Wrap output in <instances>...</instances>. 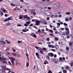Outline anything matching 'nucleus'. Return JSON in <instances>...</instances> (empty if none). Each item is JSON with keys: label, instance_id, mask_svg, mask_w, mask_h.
<instances>
[{"label": "nucleus", "instance_id": "50", "mask_svg": "<svg viewBox=\"0 0 73 73\" xmlns=\"http://www.w3.org/2000/svg\"><path fill=\"white\" fill-rule=\"evenodd\" d=\"M65 29L66 31H69V29H68V28H66Z\"/></svg>", "mask_w": 73, "mask_h": 73}, {"label": "nucleus", "instance_id": "29", "mask_svg": "<svg viewBox=\"0 0 73 73\" xmlns=\"http://www.w3.org/2000/svg\"><path fill=\"white\" fill-rule=\"evenodd\" d=\"M11 24V23H7V25H8V26H9Z\"/></svg>", "mask_w": 73, "mask_h": 73}, {"label": "nucleus", "instance_id": "45", "mask_svg": "<svg viewBox=\"0 0 73 73\" xmlns=\"http://www.w3.org/2000/svg\"><path fill=\"white\" fill-rule=\"evenodd\" d=\"M51 47L52 48H55V46H54L53 45H51Z\"/></svg>", "mask_w": 73, "mask_h": 73}, {"label": "nucleus", "instance_id": "49", "mask_svg": "<svg viewBox=\"0 0 73 73\" xmlns=\"http://www.w3.org/2000/svg\"><path fill=\"white\" fill-rule=\"evenodd\" d=\"M4 21H5V22H6V21H8V19H5L4 20Z\"/></svg>", "mask_w": 73, "mask_h": 73}, {"label": "nucleus", "instance_id": "16", "mask_svg": "<svg viewBox=\"0 0 73 73\" xmlns=\"http://www.w3.org/2000/svg\"><path fill=\"white\" fill-rule=\"evenodd\" d=\"M40 53H41V54H43V55L44 54V53L43 52V51H42V50L40 51Z\"/></svg>", "mask_w": 73, "mask_h": 73}, {"label": "nucleus", "instance_id": "55", "mask_svg": "<svg viewBox=\"0 0 73 73\" xmlns=\"http://www.w3.org/2000/svg\"><path fill=\"white\" fill-rule=\"evenodd\" d=\"M10 72H11V73H15L14 72H12V71H9L8 72V73H10Z\"/></svg>", "mask_w": 73, "mask_h": 73}, {"label": "nucleus", "instance_id": "52", "mask_svg": "<svg viewBox=\"0 0 73 73\" xmlns=\"http://www.w3.org/2000/svg\"><path fill=\"white\" fill-rule=\"evenodd\" d=\"M69 20H72V17H70L69 18Z\"/></svg>", "mask_w": 73, "mask_h": 73}, {"label": "nucleus", "instance_id": "14", "mask_svg": "<svg viewBox=\"0 0 73 73\" xmlns=\"http://www.w3.org/2000/svg\"><path fill=\"white\" fill-rule=\"evenodd\" d=\"M29 62H27L26 63V66L27 67H28L29 66Z\"/></svg>", "mask_w": 73, "mask_h": 73}, {"label": "nucleus", "instance_id": "48", "mask_svg": "<svg viewBox=\"0 0 73 73\" xmlns=\"http://www.w3.org/2000/svg\"><path fill=\"white\" fill-rule=\"evenodd\" d=\"M33 15L35 16V15H36V12H34L33 13Z\"/></svg>", "mask_w": 73, "mask_h": 73}, {"label": "nucleus", "instance_id": "43", "mask_svg": "<svg viewBox=\"0 0 73 73\" xmlns=\"http://www.w3.org/2000/svg\"><path fill=\"white\" fill-rule=\"evenodd\" d=\"M49 31L51 33H53V31H52V30L50 29L49 30Z\"/></svg>", "mask_w": 73, "mask_h": 73}, {"label": "nucleus", "instance_id": "57", "mask_svg": "<svg viewBox=\"0 0 73 73\" xmlns=\"http://www.w3.org/2000/svg\"><path fill=\"white\" fill-rule=\"evenodd\" d=\"M61 30H62V31H64V29H65V28H61Z\"/></svg>", "mask_w": 73, "mask_h": 73}, {"label": "nucleus", "instance_id": "61", "mask_svg": "<svg viewBox=\"0 0 73 73\" xmlns=\"http://www.w3.org/2000/svg\"><path fill=\"white\" fill-rule=\"evenodd\" d=\"M27 19H28V20H30V18L29 17H27Z\"/></svg>", "mask_w": 73, "mask_h": 73}, {"label": "nucleus", "instance_id": "33", "mask_svg": "<svg viewBox=\"0 0 73 73\" xmlns=\"http://www.w3.org/2000/svg\"><path fill=\"white\" fill-rule=\"evenodd\" d=\"M24 25L25 27H28V25H28L27 24L25 23L24 24Z\"/></svg>", "mask_w": 73, "mask_h": 73}, {"label": "nucleus", "instance_id": "36", "mask_svg": "<svg viewBox=\"0 0 73 73\" xmlns=\"http://www.w3.org/2000/svg\"><path fill=\"white\" fill-rule=\"evenodd\" d=\"M2 11L4 13H5V12H6V10L4 9H3L2 10Z\"/></svg>", "mask_w": 73, "mask_h": 73}, {"label": "nucleus", "instance_id": "17", "mask_svg": "<svg viewBox=\"0 0 73 73\" xmlns=\"http://www.w3.org/2000/svg\"><path fill=\"white\" fill-rule=\"evenodd\" d=\"M72 43L73 44V42H70L69 43V45L70 46H72Z\"/></svg>", "mask_w": 73, "mask_h": 73}, {"label": "nucleus", "instance_id": "63", "mask_svg": "<svg viewBox=\"0 0 73 73\" xmlns=\"http://www.w3.org/2000/svg\"><path fill=\"white\" fill-rule=\"evenodd\" d=\"M54 57H57V55L56 54H55L54 55Z\"/></svg>", "mask_w": 73, "mask_h": 73}, {"label": "nucleus", "instance_id": "23", "mask_svg": "<svg viewBox=\"0 0 73 73\" xmlns=\"http://www.w3.org/2000/svg\"><path fill=\"white\" fill-rule=\"evenodd\" d=\"M63 73H67V71L66 70H64L63 71Z\"/></svg>", "mask_w": 73, "mask_h": 73}, {"label": "nucleus", "instance_id": "1", "mask_svg": "<svg viewBox=\"0 0 73 73\" xmlns=\"http://www.w3.org/2000/svg\"><path fill=\"white\" fill-rule=\"evenodd\" d=\"M1 68H2V69L3 70H8V71H11V70L10 69L8 68H6V67L5 66L2 65L1 66Z\"/></svg>", "mask_w": 73, "mask_h": 73}, {"label": "nucleus", "instance_id": "24", "mask_svg": "<svg viewBox=\"0 0 73 73\" xmlns=\"http://www.w3.org/2000/svg\"><path fill=\"white\" fill-rule=\"evenodd\" d=\"M26 23L27 24H31V22L29 21H27V22H26Z\"/></svg>", "mask_w": 73, "mask_h": 73}, {"label": "nucleus", "instance_id": "2", "mask_svg": "<svg viewBox=\"0 0 73 73\" xmlns=\"http://www.w3.org/2000/svg\"><path fill=\"white\" fill-rule=\"evenodd\" d=\"M52 8H58L60 7V4L58 3H56L52 5Z\"/></svg>", "mask_w": 73, "mask_h": 73}, {"label": "nucleus", "instance_id": "15", "mask_svg": "<svg viewBox=\"0 0 73 73\" xmlns=\"http://www.w3.org/2000/svg\"><path fill=\"white\" fill-rule=\"evenodd\" d=\"M46 64H48V62L47 60H45V62L44 63V64L46 65Z\"/></svg>", "mask_w": 73, "mask_h": 73}, {"label": "nucleus", "instance_id": "20", "mask_svg": "<svg viewBox=\"0 0 73 73\" xmlns=\"http://www.w3.org/2000/svg\"><path fill=\"white\" fill-rule=\"evenodd\" d=\"M29 31V29H27L26 30H26H22V32H27V31Z\"/></svg>", "mask_w": 73, "mask_h": 73}, {"label": "nucleus", "instance_id": "42", "mask_svg": "<svg viewBox=\"0 0 73 73\" xmlns=\"http://www.w3.org/2000/svg\"><path fill=\"white\" fill-rule=\"evenodd\" d=\"M42 50H46V48H43Z\"/></svg>", "mask_w": 73, "mask_h": 73}, {"label": "nucleus", "instance_id": "8", "mask_svg": "<svg viewBox=\"0 0 73 73\" xmlns=\"http://www.w3.org/2000/svg\"><path fill=\"white\" fill-rule=\"evenodd\" d=\"M55 49L56 50H57V49H58V48H59V47L58 46V45L55 46Z\"/></svg>", "mask_w": 73, "mask_h": 73}, {"label": "nucleus", "instance_id": "40", "mask_svg": "<svg viewBox=\"0 0 73 73\" xmlns=\"http://www.w3.org/2000/svg\"><path fill=\"white\" fill-rule=\"evenodd\" d=\"M6 54H7V55L10 54V53L7 52L6 53Z\"/></svg>", "mask_w": 73, "mask_h": 73}, {"label": "nucleus", "instance_id": "60", "mask_svg": "<svg viewBox=\"0 0 73 73\" xmlns=\"http://www.w3.org/2000/svg\"><path fill=\"white\" fill-rule=\"evenodd\" d=\"M66 35V34H65V33H63L62 34V35H63L64 36H65V35Z\"/></svg>", "mask_w": 73, "mask_h": 73}, {"label": "nucleus", "instance_id": "37", "mask_svg": "<svg viewBox=\"0 0 73 73\" xmlns=\"http://www.w3.org/2000/svg\"><path fill=\"white\" fill-rule=\"evenodd\" d=\"M3 15H4V13L3 12H1V15L3 16Z\"/></svg>", "mask_w": 73, "mask_h": 73}, {"label": "nucleus", "instance_id": "56", "mask_svg": "<svg viewBox=\"0 0 73 73\" xmlns=\"http://www.w3.org/2000/svg\"><path fill=\"white\" fill-rule=\"evenodd\" d=\"M67 15H70V13L69 12H67L66 13Z\"/></svg>", "mask_w": 73, "mask_h": 73}, {"label": "nucleus", "instance_id": "13", "mask_svg": "<svg viewBox=\"0 0 73 73\" xmlns=\"http://www.w3.org/2000/svg\"><path fill=\"white\" fill-rule=\"evenodd\" d=\"M2 44L3 45L5 44H6V42L4 41L3 40H2Z\"/></svg>", "mask_w": 73, "mask_h": 73}, {"label": "nucleus", "instance_id": "62", "mask_svg": "<svg viewBox=\"0 0 73 73\" xmlns=\"http://www.w3.org/2000/svg\"><path fill=\"white\" fill-rule=\"evenodd\" d=\"M50 19V18H49L48 17L46 18V19L47 20H49Z\"/></svg>", "mask_w": 73, "mask_h": 73}, {"label": "nucleus", "instance_id": "4", "mask_svg": "<svg viewBox=\"0 0 73 73\" xmlns=\"http://www.w3.org/2000/svg\"><path fill=\"white\" fill-rule=\"evenodd\" d=\"M31 36H32V37H34L35 38H36V37H37V36H36V35L35 34V33H31Z\"/></svg>", "mask_w": 73, "mask_h": 73}, {"label": "nucleus", "instance_id": "35", "mask_svg": "<svg viewBox=\"0 0 73 73\" xmlns=\"http://www.w3.org/2000/svg\"><path fill=\"white\" fill-rule=\"evenodd\" d=\"M9 49V48H7L6 49V51H8V50Z\"/></svg>", "mask_w": 73, "mask_h": 73}, {"label": "nucleus", "instance_id": "19", "mask_svg": "<svg viewBox=\"0 0 73 73\" xmlns=\"http://www.w3.org/2000/svg\"><path fill=\"white\" fill-rule=\"evenodd\" d=\"M21 16H22V15H20L19 16V17L20 19H23V17Z\"/></svg>", "mask_w": 73, "mask_h": 73}, {"label": "nucleus", "instance_id": "26", "mask_svg": "<svg viewBox=\"0 0 73 73\" xmlns=\"http://www.w3.org/2000/svg\"><path fill=\"white\" fill-rule=\"evenodd\" d=\"M27 17H28L27 16V15H25V16H24L23 17V19H27Z\"/></svg>", "mask_w": 73, "mask_h": 73}, {"label": "nucleus", "instance_id": "32", "mask_svg": "<svg viewBox=\"0 0 73 73\" xmlns=\"http://www.w3.org/2000/svg\"><path fill=\"white\" fill-rule=\"evenodd\" d=\"M73 62H71L70 64V66H71V67L73 66Z\"/></svg>", "mask_w": 73, "mask_h": 73}, {"label": "nucleus", "instance_id": "25", "mask_svg": "<svg viewBox=\"0 0 73 73\" xmlns=\"http://www.w3.org/2000/svg\"><path fill=\"white\" fill-rule=\"evenodd\" d=\"M65 20L66 21H69V19L68 18H67L66 19H65Z\"/></svg>", "mask_w": 73, "mask_h": 73}, {"label": "nucleus", "instance_id": "28", "mask_svg": "<svg viewBox=\"0 0 73 73\" xmlns=\"http://www.w3.org/2000/svg\"><path fill=\"white\" fill-rule=\"evenodd\" d=\"M63 24L64 26H67L68 27V24L65 23H63Z\"/></svg>", "mask_w": 73, "mask_h": 73}, {"label": "nucleus", "instance_id": "31", "mask_svg": "<svg viewBox=\"0 0 73 73\" xmlns=\"http://www.w3.org/2000/svg\"><path fill=\"white\" fill-rule=\"evenodd\" d=\"M38 33H40L41 32V30H40V29H38Z\"/></svg>", "mask_w": 73, "mask_h": 73}, {"label": "nucleus", "instance_id": "64", "mask_svg": "<svg viewBox=\"0 0 73 73\" xmlns=\"http://www.w3.org/2000/svg\"><path fill=\"white\" fill-rule=\"evenodd\" d=\"M13 56H16V54L15 53H13Z\"/></svg>", "mask_w": 73, "mask_h": 73}, {"label": "nucleus", "instance_id": "44", "mask_svg": "<svg viewBox=\"0 0 73 73\" xmlns=\"http://www.w3.org/2000/svg\"><path fill=\"white\" fill-rule=\"evenodd\" d=\"M35 21H37V20H36V19H32V21H33V22H34V21H35Z\"/></svg>", "mask_w": 73, "mask_h": 73}, {"label": "nucleus", "instance_id": "53", "mask_svg": "<svg viewBox=\"0 0 73 73\" xmlns=\"http://www.w3.org/2000/svg\"><path fill=\"white\" fill-rule=\"evenodd\" d=\"M66 50H69V47H66Z\"/></svg>", "mask_w": 73, "mask_h": 73}, {"label": "nucleus", "instance_id": "58", "mask_svg": "<svg viewBox=\"0 0 73 73\" xmlns=\"http://www.w3.org/2000/svg\"><path fill=\"white\" fill-rule=\"evenodd\" d=\"M17 26L18 27H22V26L21 25H18Z\"/></svg>", "mask_w": 73, "mask_h": 73}, {"label": "nucleus", "instance_id": "59", "mask_svg": "<svg viewBox=\"0 0 73 73\" xmlns=\"http://www.w3.org/2000/svg\"><path fill=\"white\" fill-rule=\"evenodd\" d=\"M47 8H48V9H49V10H50V9H51V7H48Z\"/></svg>", "mask_w": 73, "mask_h": 73}, {"label": "nucleus", "instance_id": "18", "mask_svg": "<svg viewBox=\"0 0 73 73\" xmlns=\"http://www.w3.org/2000/svg\"><path fill=\"white\" fill-rule=\"evenodd\" d=\"M66 69L68 70V69H71V68L68 66H67L66 67Z\"/></svg>", "mask_w": 73, "mask_h": 73}, {"label": "nucleus", "instance_id": "46", "mask_svg": "<svg viewBox=\"0 0 73 73\" xmlns=\"http://www.w3.org/2000/svg\"><path fill=\"white\" fill-rule=\"evenodd\" d=\"M41 48H40V47H39V48H38V50H39V51H41Z\"/></svg>", "mask_w": 73, "mask_h": 73}, {"label": "nucleus", "instance_id": "51", "mask_svg": "<svg viewBox=\"0 0 73 73\" xmlns=\"http://www.w3.org/2000/svg\"><path fill=\"white\" fill-rule=\"evenodd\" d=\"M59 60L61 61H62V58H60Z\"/></svg>", "mask_w": 73, "mask_h": 73}, {"label": "nucleus", "instance_id": "12", "mask_svg": "<svg viewBox=\"0 0 73 73\" xmlns=\"http://www.w3.org/2000/svg\"><path fill=\"white\" fill-rule=\"evenodd\" d=\"M66 33L67 35V36H68L69 35V31H68L66 32Z\"/></svg>", "mask_w": 73, "mask_h": 73}, {"label": "nucleus", "instance_id": "3", "mask_svg": "<svg viewBox=\"0 0 73 73\" xmlns=\"http://www.w3.org/2000/svg\"><path fill=\"white\" fill-rule=\"evenodd\" d=\"M0 60H3L4 61H3V63L4 64H7V62L5 61V60H6V58H3L1 57L0 58Z\"/></svg>", "mask_w": 73, "mask_h": 73}, {"label": "nucleus", "instance_id": "47", "mask_svg": "<svg viewBox=\"0 0 73 73\" xmlns=\"http://www.w3.org/2000/svg\"><path fill=\"white\" fill-rule=\"evenodd\" d=\"M35 54H36V56H39V54H38V53H36Z\"/></svg>", "mask_w": 73, "mask_h": 73}, {"label": "nucleus", "instance_id": "11", "mask_svg": "<svg viewBox=\"0 0 73 73\" xmlns=\"http://www.w3.org/2000/svg\"><path fill=\"white\" fill-rule=\"evenodd\" d=\"M5 41H6V43L8 44H11V42L8 41L7 40H6Z\"/></svg>", "mask_w": 73, "mask_h": 73}, {"label": "nucleus", "instance_id": "21", "mask_svg": "<svg viewBox=\"0 0 73 73\" xmlns=\"http://www.w3.org/2000/svg\"><path fill=\"white\" fill-rule=\"evenodd\" d=\"M54 39H55V41H58V38L57 37L55 38Z\"/></svg>", "mask_w": 73, "mask_h": 73}, {"label": "nucleus", "instance_id": "7", "mask_svg": "<svg viewBox=\"0 0 73 73\" xmlns=\"http://www.w3.org/2000/svg\"><path fill=\"white\" fill-rule=\"evenodd\" d=\"M36 11V10L34 9H32L31 11V14H33V13Z\"/></svg>", "mask_w": 73, "mask_h": 73}, {"label": "nucleus", "instance_id": "54", "mask_svg": "<svg viewBox=\"0 0 73 73\" xmlns=\"http://www.w3.org/2000/svg\"><path fill=\"white\" fill-rule=\"evenodd\" d=\"M57 25L60 26V23H57Z\"/></svg>", "mask_w": 73, "mask_h": 73}, {"label": "nucleus", "instance_id": "22", "mask_svg": "<svg viewBox=\"0 0 73 73\" xmlns=\"http://www.w3.org/2000/svg\"><path fill=\"white\" fill-rule=\"evenodd\" d=\"M7 20H12V18H11L10 17H9L7 19Z\"/></svg>", "mask_w": 73, "mask_h": 73}, {"label": "nucleus", "instance_id": "39", "mask_svg": "<svg viewBox=\"0 0 73 73\" xmlns=\"http://www.w3.org/2000/svg\"><path fill=\"white\" fill-rule=\"evenodd\" d=\"M62 60H63V61H65V57H63L62 58Z\"/></svg>", "mask_w": 73, "mask_h": 73}, {"label": "nucleus", "instance_id": "5", "mask_svg": "<svg viewBox=\"0 0 73 73\" xmlns=\"http://www.w3.org/2000/svg\"><path fill=\"white\" fill-rule=\"evenodd\" d=\"M10 59L11 60H11V62H12V64L13 65H14V63L13 62V61H15V59L12 58H10Z\"/></svg>", "mask_w": 73, "mask_h": 73}, {"label": "nucleus", "instance_id": "34", "mask_svg": "<svg viewBox=\"0 0 73 73\" xmlns=\"http://www.w3.org/2000/svg\"><path fill=\"white\" fill-rule=\"evenodd\" d=\"M3 44H0V47H3Z\"/></svg>", "mask_w": 73, "mask_h": 73}, {"label": "nucleus", "instance_id": "38", "mask_svg": "<svg viewBox=\"0 0 73 73\" xmlns=\"http://www.w3.org/2000/svg\"><path fill=\"white\" fill-rule=\"evenodd\" d=\"M49 40L50 39L49 38H46V40L47 41H49Z\"/></svg>", "mask_w": 73, "mask_h": 73}, {"label": "nucleus", "instance_id": "6", "mask_svg": "<svg viewBox=\"0 0 73 73\" xmlns=\"http://www.w3.org/2000/svg\"><path fill=\"white\" fill-rule=\"evenodd\" d=\"M48 55L50 57H53V54L52 53H49L48 54Z\"/></svg>", "mask_w": 73, "mask_h": 73}, {"label": "nucleus", "instance_id": "9", "mask_svg": "<svg viewBox=\"0 0 73 73\" xmlns=\"http://www.w3.org/2000/svg\"><path fill=\"white\" fill-rule=\"evenodd\" d=\"M46 59L48 60H50V58L49 57V55H46Z\"/></svg>", "mask_w": 73, "mask_h": 73}, {"label": "nucleus", "instance_id": "30", "mask_svg": "<svg viewBox=\"0 0 73 73\" xmlns=\"http://www.w3.org/2000/svg\"><path fill=\"white\" fill-rule=\"evenodd\" d=\"M48 73H53L50 70H48Z\"/></svg>", "mask_w": 73, "mask_h": 73}, {"label": "nucleus", "instance_id": "41", "mask_svg": "<svg viewBox=\"0 0 73 73\" xmlns=\"http://www.w3.org/2000/svg\"><path fill=\"white\" fill-rule=\"evenodd\" d=\"M12 49L14 52H16V50L13 49V48H12Z\"/></svg>", "mask_w": 73, "mask_h": 73}, {"label": "nucleus", "instance_id": "10", "mask_svg": "<svg viewBox=\"0 0 73 73\" xmlns=\"http://www.w3.org/2000/svg\"><path fill=\"white\" fill-rule=\"evenodd\" d=\"M4 73H5V71H3L1 70L0 69V73H4Z\"/></svg>", "mask_w": 73, "mask_h": 73}, {"label": "nucleus", "instance_id": "27", "mask_svg": "<svg viewBox=\"0 0 73 73\" xmlns=\"http://www.w3.org/2000/svg\"><path fill=\"white\" fill-rule=\"evenodd\" d=\"M35 23H37V24H40V21H35Z\"/></svg>", "mask_w": 73, "mask_h": 73}]
</instances>
